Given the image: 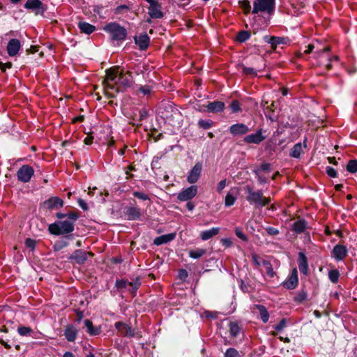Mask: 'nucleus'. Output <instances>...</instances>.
<instances>
[{
  "mask_svg": "<svg viewBox=\"0 0 357 357\" xmlns=\"http://www.w3.org/2000/svg\"><path fill=\"white\" fill-rule=\"evenodd\" d=\"M307 297V295L305 293H301L298 295V296L296 298V300L297 301L301 302L304 301Z\"/></svg>",
  "mask_w": 357,
  "mask_h": 357,
  "instance_id": "obj_60",
  "label": "nucleus"
},
{
  "mask_svg": "<svg viewBox=\"0 0 357 357\" xmlns=\"http://www.w3.org/2000/svg\"><path fill=\"white\" fill-rule=\"evenodd\" d=\"M140 285L139 280H136L134 283L129 282L126 280H117L116 282V287L118 289H127L134 293L137 291Z\"/></svg>",
  "mask_w": 357,
  "mask_h": 357,
  "instance_id": "obj_14",
  "label": "nucleus"
},
{
  "mask_svg": "<svg viewBox=\"0 0 357 357\" xmlns=\"http://www.w3.org/2000/svg\"><path fill=\"white\" fill-rule=\"evenodd\" d=\"M314 49V45H312V44H310L307 45V50H305V53L306 54H310V52H312V51Z\"/></svg>",
  "mask_w": 357,
  "mask_h": 357,
  "instance_id": "obj_63",
  "label": "nucleus"
},
{
  "mask_svg": "<svg viewBox=\"0 0 357 357\" xmlns=\"http://www.w3.org/2000/svg\"><path fill=\"white\" fill-rule=\"evenodd\" d=\"M267 42L269 43L270 44H271V45L273 47V46H276L278 44L282 43V38L273 36V37H271L268 39V40H267Z\"/></svg>",
  "mask_w": 357,
  "mask_h": 357,
  "instance_id": "obj_42",
  "label": "nucleus"
},
{
  "mask_svg": "<svg viewBox=\"0 0 357 357\" xmlns=\"http://www.w3.org/2000/svg\"><path fill=\"white\" fill-rule=\"evenodd\" d=\"M25 245L27 248H31L33 250L35 248L36 245V241L31 238H27L25 241Z\"/></svg>",
  "mask_w": 357,
  "mask_h": 357,
  "instance_id": "obj_49",
  "label": "nucleus"
},
{
  "mask_svg": "<svg viewBox=\"0 0 357 357\" xmlns=\"http://www.w3.org/2000/svg\"><path fill=\"white\" fill-rule=\"evenodd\" d=\"M17 332L22 336H28L32 332V329L30 327L20 326L17 328Z\"/></svg>",
  "mask_w": 357,
  "mask_h": 357,
  "instance_id": "obj_39",
  "label": "nucleus"
},
{
  "mask_svg": "<svg viewBox=\"0 0 357 357\" xmlns=\"http://www.w3.org/2000/svg\"><path fill=\"white\" fill-rule=\"evenodd\" d=\"M74 230V223L70 220L58 221L49 225V231L54 235L66 234Z\"/></svg>",
  "mask_w": 357,
  "mask_h": 357,
  "instance_id": "obj_3",
  "label": "nucleus"
},
{
  "mask_svg": "<svg viewBox=\"0 0 357 357\" xmlns=\"http://www.w3.org/2000/svg\"><path fill=\"white\" fill-rule=\"evenodd\" d=\"M326 172L328 175L331 177L335 178L337 176V172L333 167H327Z\"/></svg>",
  "mask_w": 357,
  "mask_h": 357,
  "instance_id": "obj_50",
  "label": "nucleus"
},
{
  "mask_svg": "<svg viewBox=\"0 0 357 357\" xmlns=\"http://www.w3.org/2000/svg\"><path fill=\"white\" fill-rule=\"evenodd\" d=\"M105 93L109 98H113L119 91V68H110L106 71L103 80Z\"/></svg>",
  "mask_w": 357,
  "mask_h": 357,
  "instance_id": "obj_1",
  "label": "nucleus"
},
{
  "mask_svg": "<svg viewBox=\"0 0 357 357\" xmlns=\"http://www.w3.org/2000/svg\"><path fill=\"white\" fill-rule=\"evenodd\" d=\"M243 72L246 75H250L252 76L257 75V73L255 71V70L252 68L244 67L243 68Z\"/></svg>",
  "mask_w": 357,
  "mask_h": 357,
  "instance_id": "obj_48",
  "label": "nucleus"
},
{
  "mask_svg": "<svg viewBox=\"0 0 357 357\" xmlns=\"http://www.w3.org/2000/svg\"><path fill=\"white\" fill-rule=\"evenodd\" d=\"M198 125L203 128L204 129H208L212 126V121H205V120H199L198 122Z\"/></svg>",
  "mask_w": 357,
  "mask_h": 357,
  "instance_id": "obj_43",
  "label": "nucleus"
},
{
  "mask_svg": "<svg viewBox=\"0 0 357 357\" xmlns=\"http://www.w3.org/2000/svg\"><path fill=\"white\" fill-rule=\"evenodd\" d=\"M275 0H255L252 13L264 12L271 14L275 10Z\"/></svg>",
  "mask_w": 357,
  "mask_h": 357,
  "instance_id": "obj_5",
  "label": "nucleus"
},
{
  "mask_svg": "<svg viewBox=\"0 0 357 357\" xmlns=\"http://www.w3.org/2000/svg\"><path fill=\"white\" fill-rule=\"evenodd\" d=\"M207 110L211 112H218L223 110L225 107V104L220 101H214L213 102H210L206 106Z\"/></svg>",
  "mask_w": 357,
  "mask_h": 357,
  "instance_id": "obj_27",
  "label": "nucleus"
},
{
  "mask_svg": "<svg viewBox=\"0 0 357 357\" xmlns=\"http://www.w3.org/2000/svg\"><path fill=\"white\" fill-rule=\"evenodd\" d=\"M176 235L174 233L160 236L154 239V244L160 245L167 243L174 239Z\"/></svg>",
  "mask_w": 357,
  "mask_h": 357,
  "instance_id": "obj_21",
  "label": "nucleus"
},
{
  "mask_svg": "<svg viewBox=\"0 0 357 357\" xmlns=\"http://www.w3.org/2000/svg\"><path fill=\"white\" fill-rule=\"evenodd\" d=\"M252 259L253 263L257 266H260L262 264V261H264L261 259L257 255L253 253L252 255Z\"/></svg>",
  "mask_w": 357,
  "mask_h": 357,
  "instance_id": "obj_46",
  "label": "nucleus"
},
{
  "mask_svg": "<svg viewBox=\"0 0 357 357\" xmlns=\"http://www.w3.org/2000/svg\"><path fill=\"white\" fill-rule=\"evenodd\" d=\"M202 170V164L201 162H197L189 172L187 176V181L190 184L195 183L201 176Z\"/></svg>",
  "mask_w": 357,
  "mask_h": 357,
  "instance_id": "obj_10",
  "label": "nucleus"
},
{
  "mask_svg": "<svg viewBox=\"0 0 357 357\" xmlns=\"http://www.w3.org/2000/svg\"><path fill=\"white\" fill-rule=\"evenodd\" d=\"M245 190L248 193L246 199L250 204H255L257 207H263L268 205L271 202L269 197H264L261 191H254L250 185H246Z\"/></svg>",
  "mask_w": 357,
  "mask_h": 357,
  "instance_id": "obj_2",
  "label": "nucleus"
},
{
  "mask_svg": "<svg viewBox=\"0 0 357 357\" xmlns=\"http://www.w3.org/2000/svg\"><path fill=\"white\" fill-rule=\"evenodd\" d=\"M198 188L192 185L183 189L177 195V199L181 202H186L193 199L197 194Z\"/></svg>",
  "mask_w": 357,
  "mask_h": 357,
  "instance_id": "obj_8",
  "label": "nucleus"
},
{
  "mask_svg": "<svg viewBox=\"0 0 357 357\" xmlns=\"http://www.w3.org/2000/svg\"><path fill=\"white\" fill-rule=\"evenodd\" d=\"M348 254V250L346 246L342 245H336L331 252V256L336 261L343 260Z\"/></svg>",
  "mask_w": 357,
  "mask_h": 357,
  "instance_id": "obj_12",
  "label": "nucleus"
},
{
  "mask_svg": "<svg viewBox=\"0 0 357 357\" xmlns=\"http://www.w3.org/2000/svg\"><path fill=\"white\" fill-rule=\"evenodd\" d=\"M77 331L73 326H68L64 331L66 338L69 342H73L77 337Z\"/></svg>",
  "mask_w": 357,
  "mask_h": 357,
  "instance_id": "obj_26",
  "label": "nucleus"
},
{
  "mask_svg": "<svg viewBox=\"0 0 357 357\" xmlns=\"http://www.w3.org/2000/svg\"><path fill=\"white\" fill-rule=\"evenodd\" d=\"M225 357H241V355L235 349L229 348L226 351Z\"/></svg>",
  "mask_w": 357,
  "mask_h": 357,
  "instance_id": "obj_40",
  "label": "nucleus"
},
{
  "mask_svg": "<svg viewBox=\"0 0 357 357\" xmlns=\"http://www.w3.org/2000/svg\"><path fill=\"white\" fill-rule=\"evenodd\" d=\"M103 29L111 35L113 40H123L126 39L127 36L126 29L116 22L107 24Z\"/></svg>",
  "mask_w": 357,
  "mask_h": 357,
  "instance_id": "obj_4",
  "label": "nucleus"
},
{
  "mask_svg": "<svg viewBox=\"0 0 357 357\" xmlns=\"http://www.w3.org/2000/svg\"><path fill=\"white\" fill-rule=\"evenodd\" d=\"M229 331H230L231 335H232L234 337L237 336L240 333V331H241V328L238 326V323L234 322V321L230 322Z\"/></svg>",
  "mask_w": 357,
  "mask_h": 357,
  "instance_id": "obj_34",
  "label": "nucleus"
},
{
  "mask_svg": "<svg viewBox=\"0 0 357 357\" xmlns=\"http://www.w3.org/2000/svg\"><path fill=\"white\" fill-rule=\"evenodd\" d=\"M340 277V273L337 270L333 269L329 271L328 278L333 283H337Z\"/></svg>",
  "mask_w": 357,
  "mask_h": 357,
  "instance_id": "obj_35",
  "label": "nucleus"
},
{
  "mask_svg": "<svg viewBox=\"0 0 357 357\" xmlns=\"http://www.w3.org/2000/svg\"><path fill=\"white\" fill-rule=\"evenodd\" d=\"M262 265L264 266L267 275L273 278L275 275V272L273 271L271 264L267 261H263Z\"/></svg>",
  "mask_w": 357,
  "mask_h": 357,
  "instance_id": "obj_37",
  "label": "nucleus"
},
{
  "mask_svg": "<svg viewBox=\"0 0 357 357\" xmlns=\"http://www.w3.org/2000/svg\"><path fill=\"white\" fill-rule=\"evenodd\" d=\"M347 170L352 174L356 173L357 172V160H350L347 164Z\"/></svg>",
  "mask_w": 357,
  "mask_h": 357,
  "instance_id": "obj_36",
  "label": "nucleus"
},
{
  "mask_svg": "<svg viewBox=\"0 0 357 357\" xmlns=\"http://www.w3.org/2000/svg\"><path fill=\"white\" fill-rule=\"evenodd\" d=\"M227 185V181L226 179L222 180L220 181L217 185V190L219 192H221L222 190L225 188Z\"/></svg>",
  "mask_w": 357,
  "mask_h": 357,
  "instance_id": "obj_51",
  "label": "nucleus"
},
{
  "mask_svg": "<svg viewBox=\"0 0 357 357\" xmlns=\"http://www.w3.org/2000/svg\"><path fill=\"white\" fill-rule=\"evenodd\" d=\"M149 37L144 33L140 34L139 36L135 37V43L139 46L142 50H146L149 45Z\"/></svg>",
  "mask_w": 357,
  "mask_h": 357,
  "instance_id": "obj_19",
  "label": "nucleus"
},
{
  "mask_svg": "<svg viewBox=\"0 0 357 357\" xmlns=\"http://www.w3.org/2000/svg\"><path fill=\"white\" fill-rule=\"evenodd\" d=\"M34 173L33 169L29 165H23L17 171V175L18 180L26 183L29 182Z\"/></svg>",
  "mask_w": 357,
  "mask_h": 357,
  "instance_id": "obj_9",
  "label": "nucleus"
},
{
  "mask_svg": "<svg viewBox=\"0 0 357 357\" xmlns=\"http://www.w3.org/2000/svg\"><path fill=\"white\" fill-rule=\"evenodd\" d=\"M298 267L301 273L306 275L308 271V264L307 257L303 252L298 254Z\"/></svg>",
  "mask_w": 357,
  "mask_h": 357,
  "instance_id": "obj_22",
  "label": "nucleus"
},
{
  "mask_svg": "<svg viewBox=\"0 0 357 357\" xmlns=\"http://www.w3.org/2000/svg\"><path fill=\"white\" fill-rule=\"evenodd\" d=\"M306 147L305 139L302 143L296 144L291 149L290 155L295 158H298L301 154L303 152V149Z\"/></svg>",
  "mask_w": 357,
  "mask_h": 357,
  "instance_id": "obj_25",
  "label": "nucleus"
},
{
  "mask_svg": "<svg viewBox=\"0 0 357 357\" xmlns=\"http://www.w3.org/2000/svg\"><path fill=\"white\" fill-rule=\"evenodd\" d=\"M265 139L262 135V130L259 129L257 132L248 135L244 137V141L248 144H259Z\"/></svg>",
  "mask_w": 357,
  "mask_h": 357,
  "instance_id": "obj_16",
  "label": "nucleus"
},
{
  "mask_svg": "<svg viewBox=\"0 0 357 357\" xmlns=\"http://www.w3.org/2000/svg\"><path fill=\"white\" fill-rule=\"evenodd\" d=\"M78 204L84 211L88 210V205L83 199H79Z\"/></svg>",
  "mask_w": 357,
  "mask_h": 357,
  "instance_id": "obj_56",
  "label": "nucleus"
},
{
  "mask_svg": "<svg viewBox=\"0 0 357 357\" xmlns=\"http://www.w3.org/2000/svg\"><path fill=\"white\" fill-rule=\"evenodd\" d=\"M220 232V228L219 227H213L210 229L202 231L200 233V238L203 241H207L212 237L216 236Z\"/></svg>",
  "mask_w": 357,
  "mask_h": 357,
  "instance_id": "obj_24",
  "label": "nucleus"
},
{
  "mask_svg": "<svg viewBox=\"0 0 357 357\" xmlns=\"http://www.w3.org/2000/svg\"><path fill=\"white\" fill-rule=\"evenodd\" d=\"M266 231L270 235H277L279 234L278 229L272 227H266Z\"/></svg>",
  "mask_w": 357,
  "mask_h": 357,
  "instance_id": "obj_52",
  "label": "nucleus"
},
{
  "mask_svg": "<svg viewBox=\"0 0 357 357\" xmlns=\"http://www.w3.org/2000/svg\"><path fill=\"white\" fill-rule=\"evenodd\" d=\"M24 8L31 10L36 15H43L47 10V7L40 0H27Z\"/></svg>",
  "mask_w": 357,
  "mask_h": 357,
  "instance_id": "obj_7",
  "label": "nucleus"
},
{
  "mask_svg": "<svg viewBox=\"0 0 357 357\" xmlns=\"http://www.w3.org/2000/svg\"><path fill=\"white\" fill-rule=\"evenodd\" d=\"M239 3L241 4V7L244 10L245 13L250 12L251 6L250 2L248 0L240 1Z\"/></svg>",
  "mask_w": 357,
  "mask_h": 357,
  "instance_id": "obj_45",
  "label": "nucleus"
},
{
  "mask_svg": "<svg viewBox=\"0 0 357 357\" xmlns=\"http://www.w3.org/2000/svg\"><path fill=\"white\" fill-rule=\"evenodd\" d=\"M115 328L118 331L120 335L127 337H140L138 333L135 332V329H133L130 325L122 322L118 321L115 323Z\"/></svg>",
  "mask_w": 357,
  "mask_h": 357,
  "instance_id": "obj_6",
  "label": "nucleus"
},
{
  "mask_svg": "<svg viewBox=\"0 0 357 357\" xmlns=\"http://www.w3.org/2000/svg\"><path fill=\"white\" fill-rule=\"evenodd\" d=\"M229 131L233 135L239 136L247 134L250 129L244 123H236L230 126Z\"/></svg>",
  "mask_w": 357,
  "mask_h": 357,
  "instance_id": "obj_15",
  "label": "nucleus"
},
{
  "mask_svg": "<svg viewBox=\"0 0 357 357\" xmlns=\"http://www.w3.org/2000/svg\"><path fill=\"white\" fill-rule=\"evenodd\" d=\"M298 283V272L294 268L289 278L283 282V286L287 289H294Z\"/></svg>",
  "mask_w": 357,
  "mask_h": 357,
  "instance_id": "obj_13",
  "label": "nucleus"
},
{
  "mask_svg": "<svg viewBox=\"0 0 357 357\" xmlns=\"http://www.w3.org/2000/svg\"><path fill=\"white\" fill-rule=\"evenodd\" d=\"M236 235L243 241H247V236L245 234L242 232V231L238 228L235 230Z\"/></svg>",
  "mask_w": 357,
  "mask_h": 357,
  "instance_id": "obj_53",
  "label": "nucleus"
},
{
  "mask_svg": "<svg viewBox=\"0 0 357 357\" xmlns=\"http://www.w3.org/2000/svg\"><path fill=\"white\" fill-rule=\"evenodd\" d=\"M139 91L142 93L144 95H149L150 94L151 89L149 86H141L139 89Z\"/></svg>",
  "mask_w": 357,
  "mask_h": 357,
  "instance_id": "obj_54",
  "label": "nucleus"
},
{
  "mask_svg": "<svg viewBox=\"0 0 357 357\" xmlns=\"http://www.w3.org/2000/svg\"><path fill=\"white\" fill-rule=\"evenodd\" d=\"M179 276L181 278L185 279L188 277V272L185 270H181L179 271Z\"/></svg>",
  "mask_w": 357,
  "mask_h": 357,
  "instance_id": "obj_62",
  "label": "nucleus"
},
{
  "mask_svg": "<svg viewBox=\"0 0 357 357\" xmlns=\"http://www.w3.org/2000/svg\"><path fill=\"white\" fill-rule=\"evenodd\" d=\"M256 174H257V178H258V181L263 183H266L267 181V178L266 177H264L261 175H260L258 172H256Z\"/></svg>",
  "mask_w": 357,
  "mask_h": 357,
  "instance_id": "obj_61",
  "label": "nucleus"
},
{
  "mask_svg": "<svg viewBox=\"0 0 357 357\" xmlns=\"http://www.w3.org/2000/svg\"><path fill=\"white\" fill-rule=\"evenodd\" d=\"M78 27L82 33L86 34H91L96 29L93 25L86 22H79L78 24Z\"/></svg>",
  "mask_w": 357,
  "mask_h": 357,
  "instance_id": "obj_28",
  "label": "nucleus"
},
{
  "mask_svg": "<svg viewBox=\"0 0 357 357\" xmlns=\"http://www.w3.org/2000/svg\"><path fill=\"white\" fill-rule=\"evenodd\" d=\"M21 47V44L19 40L17 39H11L7 45V52L9 56H15L20 49Z\"/></svg>",
  "mask_w": 357,
  "mask_h": 357,
  "instance_id": "obj_18",
  "label": "nucleus"
},
{
  "mask_svg": "<svg viewBox=\"0 0 357 357\" xmlns=\"http://www.w3.org/2000/svg\"><path fill=\"white\" fill-rule=\"evenodd\" d=\"M133 195L135 197H137V198H138L139 199L144 200V201L149 200V196L146 194L144 193V192L135 191L133 192Z\"/></svg>",
  "mask_w": 357,
  "mask_h": 357,
  "instance_id": "obj_44",
  "label": "nucleus"
},
{
  "mask_svg": "<svg viewBox=\"0 0 357 357\" xmlns=\"http://www.w3.org/2000/svg\"><path fill=\"white\" fill-rule=\"evenodd\" d=\"M250 37V33L246 31H241L237 36V40L241 42H245Z\"/></svg>",
  "mask_w": 357,
  "mask_h": 357,
  "instance_id": "obj_38",
  "label": "nucleus"
},
{
  "mask_svg": "<svg viewBox=\"0 0 357 357\" xmlns=\"http://www.w3.org/2000/svg\"><path fill=\"white\" fill-rule=\"evenodd\" d=\"M287 319H282L280 321V323L274 326L273 328L277 331H282L287 326Z\"/></svg>",
  "mask_w": 357,
  "mask_h": 357,
  "instance_id": "obj_41",
  "label": "nucleus"
},
{
  "mask_svg": "<svg viewBox=\"0 0 357 357\" xmlns=\"http://www.w3.org/2000/svg\"><path fill=\"white\" fill-rule=\"evenodd\" d=\"M87 255H91V253H86L83 250H77L73 252L71 256V259L75 260L77 264H82L86 261L87 259Z\"/></svg>",
  "mask_w": 357,
  "mask_h": 357,
  "instance_id": "obj_20",
  "label": "nucleus"
},
{
  "mask_svg": "<svg viewBox=\"0 0 357 357\" xmlns=\"http://www.w3.org/2000/svg\"><path fill=\"white\" fill-rule=\"evenodd\" d=\"M236 200V192L234 189L230 190L226 197L225 200V206L229 207L234 204Z\"/></svg>",
  "mask_w": 357,
  "mask_h": 357,
  "instance_id": "obj_29",
  "label": "nucleus"
},
{
  "mask_svg": "<svg viewBox=\"0 0 357 357\" xmlns=\"http://www.w3.org/2000/svg\"><path fill=\"white\" fill-rule=\"evenodd\" d=\"M93 137H91V136H87L85 139H84V143L87 145H89V144H91L92 142H93Z\"/></svg>",
  "mask_w": 357,
  "mask_h": 357,
  "instance_id": "obj_64",
  "label": "nucleus"
},
{
  "mask_svg": "<svg viewBox=\"0 0 357 357\" xmlns=\"http://www.w3.org/2000/svg\"><path fill=\"white\" fill-rule=\"evenodd\" d=\"M63 202L58 197H53L44 202V206L50 210L61 208Z\"/></svg>",
  "mask_w": 357,
  "mask_h": 357,
  "instance_id": "obj_17",
  "label": "nucleus"
},
{
  "mask_svg": "<svg viewBox=\"0 0 357 357\" xmlns=\"http://www.w3.org/2000/svg\"><path fill=\"white\" fill-rule=\"evenodd\" d=\"M11 66H12V64L10 62H8V63H6L0 62V69L2 71H5L6 68H10Z\"/></svg>",
  "mask_w": 357,
  "mask_h": 357,
  "instance_id": "obj_57",
  "label": "nucleus"
},
{
  "mask_svg": "<svg viewBox=\"0 0 357 357\" xmlns=\"http://www.w3.org/2000/svg\"><path fill=\"white\" fill-rule=\"evenodd\" d=\"M84 325L87 328V332L91 335H96L100 333V329L93 327L92 322L89 319L84 320Z\"/></svg>",
  "mask_w": 357,
  "mask_h": 357,
  "instance_id": "obj_31",
  "label": "nucleus"
},
{
  "mask_svg": "<svg viewBox=\"0 0 357 357\" xmlns=\"http://www.w3.org/2000/svg\"><path fill=\"white\" fill-rule=\"evenodd\" d=\"M221 243L226 248H229L232 245L231 241L230 239H229V238H222L221 240Z\"/></svg>",
  "mask_w": 357,
  "mask_h": 357,
  "instance_id": "obj_55",
  "label": "nucleus"
},
{
  "mask_svg": "<svg viewBox=\"0 0 357 357\" xmlns=\"http://www.w3.org/2000/svg\"><path fill=\"white\" fill-rule=\"evenodd\" d=\"M132 83V76L130 71L123 72L119 69V91L130 86Z\"/></svg>",
  "mask_w": 357,
  "mask_h": 357,
  "instance_id": "obj_11",
  "label": "nucleus"
},
{
  "mask_svg": "<svg viewBox=\"0 0 357 357\" xmlns=\"http://www.w3.org/2000/svg\"><path fill=\"white\" fill-rule=\"evenodd\" d=\"M231 109L233 112H238L241 111L240 104L237 100H234L230 105Z\"/></svg>",
  "mask_w": 357,
  "mask_h": 357,
  "instance_id": "obj_47",
  "label": "nucleus"
},
{
  "mask_svg": "<svg viewBox=\"0 0 357 357\" xmlns=\"http://www.w3.org/2000/svg\"><path fill=\"white\" fill-rule=\"evenodd\" d=\"M255 307L259 310L260 318L264 323H266L269 319V313L267 309L262 305H256Z\"/></svg>",
  "mask_w": 357,
  "mask_h": 357,
  "instance_id": "obj_30",
  "label": "nucleus"
},
{
  "mask_svg": "<svg viewBox=\"0 0 357 357\" xmlns=\"http://www.w3.org/2000/svg\"><path fill=\"white\" fill-rule=\"evenodd\" d=\"M206 252L205 249L197 248L195 250H191L189 251V256L193 259H199Z\"/></svg>",
  "mask_w": 357,
  "mask_h": 357,
  "instance_id": "obj_32",
  "label": "nucleus"
},
{
  "mask_svg": "<svg viewBox=\"0 0 357 357\" xmlns=\"http://www.w3.org/2000/svg\"><path fill=\"white\" fill-rule=\"evenodd\" d=\"M306 228V223L304 220H300L296 221L293 226V229L296 233L303 232Z\"/></svg>",
  "mask_w": 357,
  "mask_h": 357,
  "instance_id": "obj_33",
  "label": "nucleus"
},
{
  "mask_svg": "<svg viewBox=\"0 0 357 357\" xmlns=\"http://www.w3.org/2000/svg\"><path fill=\"white\" fill-rule=\"evenodd\" d=\"M126 215L130 220L139 219L141 215L140 210L135 206L128 207L126 208Z\"/></svg>",
  "mask_w": 357,
  "mask_h": 357,
  "instance_id": "obj_23",
  "label": "nucleus"
},
{
  "mask_svg": "<svg viewBox=\"0 0 357 357\" xmlns=\"http://www.w3.org/2000/svg\"><path fill=\"white\" fill-rule=\"evenodd\" d=\"M133 170H135V167L133 166L130 165L128 167L127 170L126 171V174L128 176L127 178H129L133 176V174H130V172H131V171H133Z\"/></svg>",
  "mask_w": 357,
  "mask_h": 357,
  "instance_id": "obj_58",
  "label": "nucleus"
},
{
  "mask_svg": "<svg viewBox=\"0 0 357 357\" xmlns=\"http://www.w3.org/2000/svg\"><path fill=\"white\" fill-rule=\"evenodd\" d=\"M67 216L70 219L69 220L72 221L73 223L78 218V215L76 213H69L68 215H67Z\"/></svg>",
  "mask_w": 357,
  "mask_h": 357,
  "instance_id": "obj_59",
  "label": "nucleus"
}]
</instances>
